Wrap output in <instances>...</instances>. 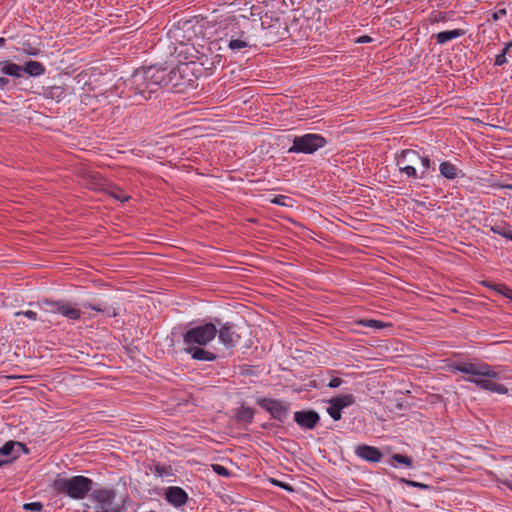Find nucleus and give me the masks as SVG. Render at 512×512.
Here are the masks:
<instances>
[{
    "mask_svg": "<svg viewBox=\"0 0 512 512\" xmlns=\"http://www.w3.org/2000/svg\"><path fill=\"white\" fill-rule=\"evenodd\" d=\"M217 336V327L214 323H205L188 329L183 335L184 351L194 360L214 361L217 356L213 352L205 350Z\"/></svg>",
    "mask_w": 512,
    "mask_h": 512,
    "instance_id": "nucleus-1",
    "label": "nucleus"
},
{
    "mask_svg": "<svg viewBox=\"0 0 512 512\" xmlns=\"http://www.w3.org/2000/svg\"><path fill=\"white\" fill-rule=\"evenodd\" d=\"M452 372H461L469 375L467 381L475 384L483 390L498 394H507L508 389L503 384L492 381L498 377V372L487 363L459 362L451 366Z\"/></svg>",
    "mask_w": 512,
    "mask_h": 512,
    "instance_id": "nucleus-2",
    "label": "nucleus"
},
{
    "mask_svg": "<svg viewBox=\"0 0 512 512\" xmlns=\"http://www.w3.org/2000/svg\"><path fill=\"white\" fill-rule=\"evenodd\" d=\"M195 65L196 63L191 61L179 63L170 70L162 67L161 88H166L175 93H184L188 89L195 88L198 79Z\"/></svg>",
    "mask_w": 512,
    "mask_h": 512,
    "instance_id": "nucleus-3",
    "label": "nucleus"
},
{
    "mask_svg": "<svg viewBox=\"0 0 512 512\" xmlns=\"http://www.w3.org/2000/svg\"><path fill=\"white\" fill-rule=\"evenodd\" d=\"M162 79V67L150 66L136 70L131 77V84L136 95L148 100L161 88Z\"/></svg>",
    "mask_w": 512,
    "mask_h": 512,
    "instance_id": "nucleus-4",
    "label": "nucleus"
},
{
    "mask_svg": "<svg viewBox=\"0 0 512 512\" xmlns=\"http://www.w3.org/2000/svg\"><path fill=\"white\" fill-rule=\"evenodd\" d=\"M93 481L85 476H73L70 478H58L53 487L58 493L66 494L75 500H81L91 491Z\"/></svg>",
    "mask_w": 512,
    "mask_h": 512,
    "instance_id": "nucleus-5",
    "label": "nucleus"
},
{
    "mask_svg": "<svg viewBox=\"0 0 512 512\" xmlns=\"http://www.w3.org/2000/svg\"><path fill=\"white\" fill-rule=\"evenodd\" d=\"M395 165L399 172L405 175L408 180H417L425 178V171L418 173L417 167L421 162V155L412 149H405L395 153Z\"/></svg>",
    "mask_w": 512,
    "mask_h": 512,
    "instance_id": "nucleus-6",
    "label": "nucleus"
},
{
    "mask_svg": "<svg viewBox=\"0 0 512 512\" xmlns=\"http://www.w3.org/2000/svg\"><path fill=\"white\" fill-rule=\"evenodd\" d=\"M116 493L113 489H96L91 494L93 512H127L124 506L115 503Z\"/></svg>",
    "mask_w": 512,
    "mask_h": 512,
    "instance_id": "nucleus-7",
    "label": "nucleus"
},
{
    "mask_svg": "<svg viewBox=\"0 0 512 512\" xmlns=\"http://www.w3.org/2000/svg\"><path fill=\"white\" fill-rule=\"evenodd\" d=\"M327 145V140L320 134L308 133L296 136L293 139L292 146L288 149L289 153L312 154L318 149Z\"/></svg>",
    "mask_w": 512,
    "mask_h": 512,
    "instance_id": "nucleus-8",
    "label": "nucleus"
},
{
    "mask_svg": "<svg viewBox=\"0 0 512 512\" xmlns=\"http://www.w3.org/2000/svg\"><path fill=\"white\" fill-rule=\"evenodd\" d=\"M257 404L268 411L270 415L279 421H283L289 411V406L283 401L269 398H260L257 400Z\"/></svg>",
    "mask_w": 512,
    "mask_h": 512,
    "instance_id": "nucleus-9",
    "label": "nucleus"
},
{
    "mask_svg": "<svg viewBox=\"0 0 512 512\" xmlns=\"http://www.w3.org/2000/svg\"><path fill=\"white\" fill-rule=\"evenodd\" d=\"M47 311L60 314L70 320L81 318V311L67 301H46Z\"/></svg>",
    "mask_w": 512,
    "mask_h": 512,
    "instance_id": "nucleus-10",
    "label": "nucleus"
},
{
    "mask_svg": "<svg viewBox=\"0 0 512 512\" xmlns=\"http://www.w3.org/2000/svg\"><path fill=\"white\" fill-rule=\"evenodd\" d=\"M217 335L219 341L227 348L231 349L235 347L241 339V336L237 333L235 325L229 322L221 324L217 329Z\"/></svg>",
    "mask_w": 512,
    "mask_h": 512,
    "instance_id": "nucleus-11",
    "label": "nucleus"
},
{
    "mask_svg": "<svg viewBox=\"0 0 512 512\" xmlns=\"http://www.w3.org/2000/svg\"><path fill=\"white\" fill-rule=\"evenodd\" d=\"M355 455L370 463H379L383 457L382 452L377 447L366 444L358 445L355 448Z\"/></svg>",
    "mask_w": 512,
    "mask_h": 512,
    "instance_id": "nucleus-12",
    "label": "nucleus"
},
{
    "mask_svg": "<svg viewBox=\"0 0 512 512\" xmlns=\"http://www.w3.org/2000/svg\"><path fill=\"white\" fill-rule=\"evenodd\" d=\"M320 420L319 414L314 410L297 411L294 413V421L304 429H313Z\"/></svg>",
    "mask_w": 512,
    "mask_h": 512,
    "instance_id": "nucleus-13",
    "label": "nucleus"
},
{
    "mask_svg": "<svg viewBox=\"0 0 512 512\" xmlns=\"http://www.w3.org/2000/svg\"><path fill=\"white\" fill-rule=\"evenodd\" d=\"M165 499L168 503L175 507H180L186 504L188 494L184 489L178 486H170L165 490Z\"/></svg>",
    "mask_w": 512,
    "mask_h": 512,
    "instance_id": "nucleus-14",
    "label": "nucleus"
},
{
    "mask_svg": "<svg viewBox=\"0 0 512 512\" xmlns=\"http://www.w3.org/2000/svg\"><path fill=\"white\" fill-rule=\"evenodd\" d=\"M224 30H225L224 36L219 39L220 42H222V43H227L228 39L250 38V36H248L246 34V32H244L243 30L240 29L239 23L236 22L235 20H231V21L227 22Z\"/></svg>",
    "mask_w": 512,
    "mask_h": 512,
    "instance_id": "nucleus-15",
    "label": "nucleus"
},
{
    "mask_svg": "<svg viewBox=\"0 0 512 512\" xmlns=\"http://www.w3.org/2000/svg\"><path fill=\"white\" fill-rule=\"evenodd\" d=\"M22 74L27 73L31 77H39L45 74L46 68L45 66L38 61H28L24 65H21Z\"/></svg>",
    "mask_w": 512,
    "mask_h": 512,
    "instance_id": "nucleus-16",
    "label": "nucleus"
},
{
    "mask_svg": "<svg viewBox=\"0 0 512 512\" xmlns=\"http://www.w3.org/2000/svg\"><path fill=\"white\" fill-rule=\"evenodd\" d=\"M491 232L500 235L512 241V231L505 221L495 222L494 224H485Z\"/></svg>",
    "mask_w": 512,
    "mask_h": 512,
    "instance_id": "nucleus-17",
    "label": "nucleus"
},
{
    "mask_svg": "<svg viewBox=\"0 0 512 512\" xmlns=\"http://www.w3.org/2000/svg\"><path fill=\"white\" fill-rule=\"evenodd\" d=\"M198 54L200 55L197 57V60L206 70L214 69L222 60V56L220 54H215L211 57H208L205 52H198Z\"/></svg>",
    "mask_w": 512,
    "mask_h": 512,
    "instance_id": "nucleus-18",
    "label": "nucleus"
},
{
    "mask_svg": "<svg viewBox=\"0 0 512 512\" xmlns=\"http://www.w3.org/2000/svg\"><path fill=\"white\" fill-rule=\"evenodd\" d=\"M440 174L446 179L453 180L459 177L461 170L449 161H443L439 166Z\"/></svg>",
    "mask_w": 512,
    "mask_h": 512,
    "instance_id": "nucleus-19",
    "label": "nucleus"
},
{
    "mask_svg": "<svg viewBox=\"0 0 512 512\" xmlns=\"http://www.w3.org/2000/svg\"><path fill=\"white\" fill-rule=\"evenodd\" d=\"M466 31L463 29H454L439 32L435 35L436 41L438 44H445L449 41H452L456 38H459L465 35Z\"/></svg>",
    "mask_w": 512,
    "mask_h": 512,
    "instance_id": "nucleus-20",
    "label": "nucleus"
},
{
    "mask_svg": "<svg viewBox=\"0 0 512 512\" xmlns=\"http://www.w3.org/2000/svg\"><path fill=\"white\" fill-rule=\"evenodd\" d=\"M0 69L5 75L20 78L22 77L21 65L15 64L10 61H0Z\"/></svg>",
    "mask_w": 512,
    "mask_h": 512,
    "instance_id": "nucleus-21",
    "label": "nucleus"
},
{
    "mask_svg": "<svg viewBox=\"0 0 512 512\" xmlns=\"http://www.w3.org/2000/svg\"><path fill=\"white\" fill-rule=\"evenodd\" d=\"M224 44L233 54H238L242 52L243 49L250 47V38L228 39V42Z\"/></svg>",
    "mask_w": 512,
    "mask_h": 512,
    "instance_id": "nucleus-22",
    "label": "nucleus"
},
{
    "mask_svg": "<svg viewBox=\"0 0 512 512\" xmlns=\"http://www.w3.org/2000/svg\"><path fill=\"white\" fill-rule=\"evenodd\" d=\"M44 96L60 102L66 97L65 89L61 86H51L44 90Z\"/></svg>",
    "mask_w": 512,
    "mask_h": 512,
    "instance_id": "nucleus-23",
    "label": "nucleus"
},
{
    "mask_svg": "<svg viewBox=\"0 0 512 512\" xmlns=\"http://www.w3.org/2000/svg\"><path fill=\"white\" fill-rule=\"evenodd\" d=\"M355 402V397L352 394H344L332 397L329 403L336 404L341 410L352 405Z\"/></svg>",
    "mask_w": 512,
    "mask_h": 512,
    "instance_id": "nucleus-24",
    "label": "nucleus"
},
{
    "mask_svg": "<svg viewBox=\"0 0 512 512\" xmlns=\"http://www.w3.org/2000/svg\"><path fill=\"white\" fill-rule=\"evenodd\" d=\"M358 323H359V325H361L363 327L372 328V329H376V330L391 326L390 323H386V322H383L380 320H375V319H361Z\"/></svg>",
    "mask_w": 512,
    "mask_h": 512,
    "instance_id": "nucleus-25",
    "label": "nucleus"
},
{
    "mask_svg": "<svg viewBox=\"0 0 512 512\" xmlns=\"http://www.w3.org/2000/svg\"><path fill=\"white\" fill-rule=\"evenodd\" d=\"M394 463H397V464H400V465H404L406 466L407 468H411L413 466V460L411 457L409 456H406V455H402V454H393L391 456V462L390 464L392 466H395Z\"/></svg>",
    "mask_w": 512,
    "mask_h": 512,
    "instance_id": "nucleus-26",
    "label": "nucleus"
},
{
    "mask_svg": "<svg viewBox=\"0 0 512 512\" xmlns=\"http://www.w3.org/2000/svg\"><path fill=\"white\" fill-rule=\"evenodd\" d=\"M485 285L487 287H489L490 289H493L497 293L501 294L502 296L512 300V289L510 287H508L507 285H505V284H488V283H485Z\"/></svg>",
    "mask_w": 512,
    "mask_h": 512,
    "instance_id": "nucleus-27",
    "label": "nucleus"
},
{
    "mask_svg": "<svg viewBox=\"0 0 512 512\" xmlns=\"http://www.w3.org/2000/svg\"><path fill=\"white\" fill-rule=\"evenodd\" d=\"M83 306L85 308H90L97 312H105L109 317L117 316L116 310L112 307L102 306L100 304L94 305V304H89V303H84Z\"/></svg>",
    "mask_w": 512,
    "mask_h": 512,
    "instance_id": "nucleus-28",
    "label": "nucleus"
},
{
    "mask_svg": "<svg viewBox=\"0 0 512 512\" xmlns=\"http://www.w3.org/2000/svg\"><path fill=\"white\" fill-rule=\"evenodd\" d=\"M237 417L239 420L251 422L254 417V410L250 407H242Z\"/></svg>",
    "mask_w": 512,
    "mask_h": 512,
    "instance_id": "nucleus-29",
    "label": "nucleus"
},
{
    "mask_svg": "<svg viewBox=\"0 0 512 512\" xmlns=\"http://www.w3.org/2000/svg\"><path fill=\"white\" fill-rule=\"evenodd\" d=\"M330 406L327 408V413L330 415V417L335 420V421H338L341 419L342 417V414H341V409L334 403H329Z\"/></svg>",
    "mask_w": 512,
    "mask_h": 512,
    "instance_id": "nucleus-30",
    "label": "nucleus"
},
{
    "mask_svg": "<svg viewBox=\"0 0 512 512\" xmlns=\"http://www.w3.org/2000/svg\"><path fill=\"white\" fill-rule=\"evenodd\" d=\"M110 195L121 202L127 201L129 199V196L125 194L122 189L117 187L110 190Z\"/></svg>",
    "mask_w": 512,
    "mask_h": 512,
    "instance_id": "nucleus-31",
    "label": "nucleus"
},
{
    "mask_svg": "<svg viewBox=\"0 0 512 512\" xmlns=\"http://www.w3.org/2000/svg\"><path fill=\"white\" fill-rule=\"evenodd\" d=\"M16 443L13 441L6 442L1 448H0V454L4 456H8L12 453Z\"/></svg>",
    "mask_w": 512,
    "mask_h": 512,
    "instance_id": "nucleus-32",
    "label": "nucleus"
},
{
    "mask_svg": "<svg viewBox=\"0 0 512 512\" xmlns=\"http://www.w3.org/2000/svg\"><path fill=\"white\" fill-rule=\"evenodd\" d=\"M419 165L422 167L420 171H425V177L427 176V172L432 168V161L428 156H421V162Z\"/></svg>",
    "mask_w": 512,
    "mask_h": 512,
    "instance_id": "nucleus-33",
    "label": "nucleus"
},
{
    "mask_svg": "<svg viewBox=\"0 0 512 512\" xmlns=\"http://www.w3.org/2000/svg\"><path fill=\"white\" fill-rule=\"evenodd\" d=\"M14 316L15 317L25 316V317H27L28 319H30L32 321H36L37 320V313L32 311V310L17 311V312L14 313Z\"/></svg>",
    "mask_w": 512,
    "mask_h": 512,
    "instance_id": "nucleus-34",
    "label": "nucleus"
},
{
    "mask_svg": "<svg viewBox=\"0 0 512 512\" xmlns=\"http://www.w3.org/2000/svg\"><path fill=\"white\" fill-rule=\"evenodd\" d=\"M155 474L161 478L170 476L171 475L170 468H168L166 466H162V465H157L155 467Z\"/></svg>",
    "mask_w": 512,
    "mask_h": 512,
    "instance_id": "nucleus-35",
    "label": "nucleus"
},
{
    "mask_svg": "<svg viewBox=\"0 0 512 512\" xmlns=\"http://www.w3.org/2000/svg\"><path fill=\"white\" fill-rule=\"evenodd\" d=\"M213 470L215 473H217L220 476H229V474H230L229 470L226 467L219 465V464H214Z\"/></svg>",
    "mask_w": 512,
    "mask_h": 512,
    "instance_id": "nucleus-36",
    "label": "nucleus"
},
{
    "mask_svg": "<svg viewBox=\"0 0 512 512\" xmlns=\"http://www.w3.org/2000/svg\"><path fill=\"white\" fill-rule=\"evenodd\" d=\"M23 507L25 510H32V511L39 512L42 510L43 505L40 502H31V503L24 504Z\"/></svg>",
    "mask_w": 512,
    "mask_h": 512,
    "instance_id": "nucleus-37",
    "label": "nucleus"
},
{
    "mask_svg": "<svg viewBox=\"0 0 512 512\" xmlns=\"http://www.w3.org/2000/svg\"><path fill=\"white\" fill-rule=\"evenodd\" d=\"M506 62H507L506 54H504L503 52H500L499 54H497V55H496V57H495V62H494V64H495L496 66H502V65H504Z\"/></svg>",
    "mask_w": 512,
    "mask_h": 512,
    "instance_id": "nucleus-38",
    "label": "nucleus"
},
{
    "mask_svg": "<svg viewBox=\"0 0 512 512\" xmlns=\"http://www.w3.org/2000/svg\"><path fill=\"white\" fill-rule=\"evenodd\" d=\"M402 481L405 482L407 485L412 486V487H418V488H421V489H427L428 488V485H426L424 483H420V482H416V481H412V480H405V479H403Z\"/></svg>",
    "mask_w": 512,
    "mask_h": 512,
    "instance_id": "nucleus-39",
    "label": "nucleus"
},
{
    "mask_svg": "<svg viewBox=\"0 0 512 512\" xmlns=\"http://www.w3.org/2000/svg\"><path fill=\"white\" fill-rule=\"evenodd\" d=\"M343 383V380L339 377H334L332 378L329 383H328V387L330 388H337L339 386H341Z\"/></svg>",
    "mask_w": 512,
    "mask_h": 512,
    "instance_id": "nucleus-40",
    "label": "nucleus"
},
{
    "mask_svg": "<svg viewBox=\"0 0 512 512\" xmlns=\"http://www.w3.org/2000/svg\"><path fill=\"white\" fill-rule=\"evenodd\" d=\"M506 14H507V10L505 8H502V9H499L498 11H496L492 15V18H493V20L497 21L498 19L505 16Z\"/></svg>",
    "mask_w": 512,
    "mask_h": 512,
    "instance_id": "nucleus-41",
    "label": "nucleus"
},
{
    "mask_svg": "<svg viewBox=\"0 0 512 512\" xmlns=\"http://www.w3.org/2000/svg\"><path fill=\"white\" fill-rule=\"evenodd\" d=\"M10 80L7 77H0V89L5 90L8 88Z\"/></svg>",
    "mask_w": 512,
    "mask_h": 512,
    "instance_id": "nucleus-42",
    "label": "nucleus"
},
{
    "mask_svg": "<svg viewBox=\"0 0 512 512\" xmlns=\"http://www.w3.org/2000/svg\"><path fill=\"white\" fill-rule=\"evenodd\" d=\"M272 483H273L274 485H276V486H279V487H281V488L285 489V490H289V491H291V490H292L288 484L283 483V482H281V481H278V480L273 479V480H272Z\"/></svg>",
    "mask_w": 512,
    "mask_h": 512,
    "instance_id": "nucleus-43",
    "label": "nucleus"
},
{
    "mask_svg": "<svg viewBox=\"0 0 512 512\" xmlns=\"http://www.w3.org/2000/svg\"><path fill=\"white\" fill-rule=\"evenodd\" d=\"M511 48H512V41H509V42L505 43L501 52H503L504 54H507Z\"/></svg>",
    "mask_w": 512,
    "mask_h": 512,
    "instance_id": "nucleus-44",
    "label": "nucleus"
},
{
    "mask_svg": "<svg viewBox=\"0 0 512 512\" xmlns=\"http://www.w3.org/2000/svg\"><path fill=\"white\" fill-rule=\"evenodd\" d=\"M213 49H221V46L218 42H211L210 46L208 48L209 51H212Z\"/></svg>",
    "mask_w": 512,
    "mask_h": 512,
    "instance_id": "nucleus-45",
    "label": "nucleus"
},
{
    "mask_svg": "<svg viewBox=\"0 0 512 512\" xmlns=\"http://www.w3.org/2000/svg\"><path fill=\"white\" fill-rule=\"evenodd\" d=\"M504 484L512 491V478L506 479Z\"/></svg>",
    "mask_w": 512,
    "mask_h": 512,
    "instance_id": "nucleus-46",
    "label": "nucleus"
},
{
    "mask_svg": "<svg viewBox=\"0 0 512 512\" xmlns=\"http://www.w3.org/2000/svg\"><path fill=\"white\" fill-rule=\"evenodd\" d=\"M504 484L512 491V478L506 479Z\"/></svg>",
    "mask_w": 512,
    "mask_h": 512,
    "instance_id": "nucleus-47",
    "label": "nucleus"
},
{
    "mask_svg": "<svg viewBox=\"0 0 512 512\" xmlns=\"http://www.w3.org/2000/svg\"><path fill=\"white\" fill-rule=\"evenodd\" d=\"M11 460H0V467L4 466L7 463H10Z\"/></svg>",
    "mask_w": 512,
    "mask_h": 512,
    "instance_id": "nucleus-48",
    "label": "nucleus"
},
{
    "mask_svg": "<svg viewBox=\"0 0 512 512\" xmlns=\"http://www.w3.org/2000/svg\"><path fill=\"white\" fill-rule=\"evenodd\" d=\"M368 40H370V38H369V37H367V36H365V37L360 38L358 42L363 43V42H366V41H368Z\"/></svg>",
    "mask_w": 512,
    "mask_h": 512,
    "instance_id": "nucleus-49",
    "label": "nucleus"
},
{
    "mask_svg": "<svg viewBox=\"0 0 512 512\" xmlns=\"http://www.w3.org/2000/svg\"><path fill=\"white\" fill-rule=\"evenodd\" d=\"M5 42V38L0 37V47L4 46Z\"/></svg>",
    "mask_w": 512,
    "mask_h": 512,
    "instance_id": "nucleus-50",
    "label": "nucleus"
},
{
    "mask_svg": "<svg viewBox=\"0 0 512 512\" xmlns=\"http://www.w3.org/2000/svg\"><path fill=\"white\" fill-rule=\"evenodd\" d=\"M505 188H506V189H509V190H512V184H510V185H506V186H505Z\"/></svg>",
    "mask_w": 512,
    "mask_h": 512,
    "instance_id": "nucleus-51",
    "label": "nucleus"
}]
</instances>
